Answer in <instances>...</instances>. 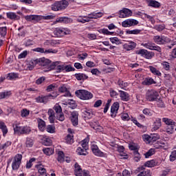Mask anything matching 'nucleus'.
Listing matches in <instances>:
<instances>
[{
    "mask_svg": "<svg viewBox=\"0 0 176 176\" xmlns=\"http://www.w3.org/2000/svg\"><path fill=\"white\" fill-rule=\"evenodd\" d=\"M52 69H55L57 74H60V72H63L64 71V65L60 64V62H53L52 63Z\"/></svg>",
    "mask_w": 176,
    "mask_h": 176,
    "instance_id": "20",
    "label": "nucleus"
},
{
    "mask_svg": "<svg viewBox=\"0 0 176 176\" xmlns=\"http://www.w3.org/2000/svg\"><path fill=\"white\" fill-rule=\"evenodd\" d=\"M36 101L40 104H47L49 101L48 96H40L36 98Z\"/></svg>",
    "mask_w": 176,
    "mask_h": 176,
    "instance_id": "23",
    "label": "nucleus"
},
{
    "mask_svg": "<svg viewBox=\"0 0 176 176\" xmlns=\"http://www.w3.org/2000/svg\"><path fill=\"white\" fill-rule=\"evenodd\" d=\"M43 152L45 155H47V156H50L54 153V151L52 148H45L43 149Z\"/></svg>",
    "mask_w": 176,
    "mask_h": 176,
    "instance_id": "44",
    "label": "nucleus"
},
{
    "mask_svg": "<svg viewBox=\"0 0 176 176\" xmlns=\"http://www.w3.org/2000/svg\"><path fill=\"white\" fill-rule=\"evenodd\" d=\"M38 65L42 67L45 72H49L53 69L52 61L45 57L38 58Z\"/></svg>",
    "mask_w": 176,
    "mask_h": 176,
    "instance_id": "1",
    "label": "nucleus"
},
{
    "mask_svg": "<svg viewBox=\"0 0 176 176\" xmlns=\"http://www.w3.org/2000/svg\"><path fill=\"white\" fill-rule=\"evenodd\" d=\"M74 174L76 176H90V172L87 170H82L80 165L77 162L74 164Z\"/></svg>",
    "mask_w": 176,
    "mask_h": 176,
    "instance_id": "7",
    "label": "nucleus"
},
{
    "mask_svg": "<svg viewBox=\"0 0 176 176\" xmlns=\"http://www.w3.org/2000/svg\"><path fill=\"white\" fill-rule=\"evenodd\" d=\"M144 85H146V86H149L151 85H153V83H156L155 82V80L152 78H147L144 80Z\"/></svg>",
    "mask_w": 176,
    "mask_h": 176,
    "instance_id": "45",
    "label": "nucleus"
},
{
    "mask_svg": "<svg viewBox=\"0 0 176 176\" xmlns=\"http://www.w3.org/2000/svg\"><path fill=\"white\" fill-rule=\"evenodd\" d=\"M118 85L120 88L124 89L125 87H127V86H129V83H127L124 81H122V80L118 81Z\"/></svg>",
    "mask_w": 176,
    "mask_h": 176,
    "instance_id": "64",
    "label": "nucleus"
},
{
    "mask_svg": "<svg viewBox=\"0 0 176 176\" xmlns=\"http://www.w3.org/2000/svg\"><path fill=\"white\" fill-rule=\"evenodd\" d=\"M161 65L163 67L165 71H170V68H171V66H170V63L168 62L164 61L161 63Z\"/></svg>",
    "mask_w": 176,
    "mask_h": 176,
    "instance_id": "53",
    "label": "nucleus"
},
{
    "mask_svg": "<svg viewBox=\"0 0 176 176\" xmlns=\"http://www.w3.org/2000/svg\"><path fill=\"white\" fill-rule=\"evenodd\" d=\"M69 21V19L67 17H58L56 18V20L54 21V24H57L58 23H63L67 24Z\"/></svg>",
    "mask_w": 176,
    "mask_h": 176,
    "instance_id": "33",
    "label": "nucleus"
},
{
    "mask_svg": "<svg viewBox=\"0 0 176 176\" xmlns=\"http://www.w3.org/2000/svg\"><path fill=\"white\" fill-rule=\"evenodd\" d=\"M24 19L26 21H33V23H35V15H26L24 16Z\"/></svg>",
    "mask_w": 176,
    "mask_h": 176,
    "instance_id": "58",
    "label": "nucleus"
},
{
    "mask_svg": "<svg viewBox=\"0 0 176 176\" xmlns=\"http://www.w3.org/2000/svg\"><path fill=\"white\" fill-rule=\"evenodd\" d=\"M148 69H150V72L153 75H155V76H162V72L159 69H157L156 67L153 66H149Z\"/></svg>",
    "mask_w": 176,
    "mask_h": 176,
    "instance_id": "30",
    "label": "nucleus"
},
{
    "mask_svg": "<svg viewBox=\"0 0 176 176\" xmlns=\"http://www.w3.org/2000/svg\"><path fill=\"white\" fill-rule=\"evenodd\" d=\"M148 6H151L152 8H160V3L155 0H151L148 1Z\"/></svg>",
    "mask_w": 176,
    "mask_h": 176,
    "instance_id": "43",
    "label": "nucleus"
},
{
    "mask_svg": "<svg viewBox=\"0 0 176 176\" xmlns=\"http://www.w3.org/2000/svg\"><path fill=\"white\" fill-rule=\"evenodd\" d=\"M87 150L88 149L83 147H78L76 152L78 155H80V156H86L89 153H87Z\"/></svg>",
    "mask_w": 176,
    "mask_h": 176,
    "instance_id": "32",
    "label": "nucleus"
},
{
    "mask_svg": "<svg viewBox=\"0 0 176 176\" xmlns=\"http://www.w3.org/2000/svg\"><path fill=\"white\" fill-rule=\"evenodd\" d=\"M14 134L18 135H28L31 133V127L29 126H20L19 124H14Z\"/></svg>",
    "mask_w": 176,
    "mask_h": 176,
    "instance_id": "2",
    "label": "nucleus"
},
{
    "mask_svg": "<svg viewBox=\"0 0 176 176\" xmlns=\"http://www.w3.org/2000/svg\"><path fill=\"white\" fill-rule=\"evenodd\" d=\"M155 30H156V31H158L159 32H162V31H163V30H166V25L162 24V25H156L154 27Z\"/></svg>",
    "mask_w": 176,
    "mask_h": 176,
    "instance_id": "54",
    "label": "nucleus"
},
{
    "mask_svg": "<svg viewBox=\"0 0 176 176\" xmlns=\"http://www.w3.org/2000/svg\"><path fill=\"white\" fill-rule=\"evenodd\" d=\"M7 19H10V20H13L14 21H16V20H19L20 16H19L16 13L9 12L6 13Z\"/></svg>",
    "mask_w": 176,
    "mask_h": 176,
    "instance_id": "28",
    "label": "nucleus"
},
{
    "mask_svg": "<svg viewBox=\"0 0 176 176\" xmlns=\"http://www.w3.org/2000/svg\"><path fill=\"white\" fill-rule=\"evenodd\" d=\"M53 109L56 112V119L58 120H60V122H64L65 120V117L64 116V113H63V109L61 108V106L58 104H56L54 106Z\"/></svg>",
    "mask_w": 176,
    "mask_h": 176,
    "instance_id": "8",
    "label": "nucleus"
},
{
    "mask_svg": "<svg viewBox=\"0 0 176 176\" xmlns=\"http://www.w3.org/2000/svg\"><path fill=\"white\" fill-rule=\"evenodd\" d=\"M88 19L89 21H91L93 19H101L104 16V12H93L91 14H89Z\"/></svg>",
    "mask_w": 176,
    "mask_h": 176,
    "instance_id": "17",
    "label": "nucleus"
},
{
    "mask_svg": "<svg viewBox=\"0 0 176 176\" xmlns=\"http://www.w3.org/2000/svg\"><path fill=\"white\" fill-rule=\"evenodd\" d=\"M65 141L67 144H74V135L73 134H69L67 135Z\"/></svg>",
    "mask_w": 176,
    "mask_h": 176,
    "instance_id": "51",
    "label": "nucleus"
},
{
    "mask_svg": "<svg viewBox=\"0 0 176 176\" xmlns=\"http://www.w3.org/2000/svg\"><path fill=\"white\" fill-rule=\"evenodd\" d=\"M75 77L77 80H85V79H87V78H89L86 74L80 73L76 74Z\"/></svg>",
    "mask_w": 176,
    "mask_h": 176,
    "instance_id": "39",
    "label": "nucleus"
},
{
    "mask_svg": "<svg viewBox=\"0 0 176 176\" xmlns=\"http://www.w3.org/2000/svg\"><path fill=\"white\" fill-rule=\"evenodd\" d=\"M6 79H8V80H16V79H19V74L9 73L7 74Z\"/></svg>",
    "mask_w": 176,
    "mask_h": 176,
    "instance_id": "31",
    "label": "nucleus"
},
{
    "mask_svg": "<svg viewBox=\"0 0 176 176\" xmlns=\"http://www.w3.org/2000/svg\"><path fill=\"white\" fill-rule=\"evenodd\" d=\"M78 23H82V24H85V23H89L90 21L89 19V16H79L77 19Z\"/></svg>",
    "mask_w": 176,
    "mask_h": 176,
    "instance_id": "37",
    "label": "nucleus"
},
{
    "mask_svg": "<svg viewBox=\"0 0 176 176\" xmlns=\"http://www.w3.org/2000/svg\"><path fill=\"white\" fill-rule=\"evenodd\" d=\"M142 138L145 142L147 144H151V142H156L157 140H159L160 138V136L157 135V133L151 134V135H144L142 136Z\"/></svg>",
    "mask_w": 176,
    "mask_h": 176,
    "instance_id": "14",
    "label": "nucleus"
},
{
    "mask_svg": "<svg viewBox=\"0 0 176 176\" xmlns=\"http://www.w3.org/2000/svg\"><path fill=\"white\" fill-rule=\"evenodd\" d=\"M75 94L80 100H91L93 98V94L85 89H79L76 91Z\"/></svg>",
    "mask_w": 176,
    "mask_h": 176,
    "instance_id": "4",
    "label": "nucleus"
},
{
    "mask_svg": "<svg viewBox=\"0 0 176 176\" xmlns=\"http://www.w3.org/2000/svg\"><path fill=\"white\" fill-rule=\"evenodd\" d=\"M126 34L129 35H138V34H141V30H126Z\"/></svg>",
    "mask_w": 176,
    "mask_h": 176,
    "instance_id": "48",
    "label": "nucleus"
},
{
    "mask_svg": "<svg viewBox=\"0 0 176 176\" xmlns=\"http://www.w3.org/2000/svg\"><path fill=\"white\" fill-rule=\"evenodd\" d=\"M36 168H37L40 175H46V169L42 166V164L36 165Z\"/></svg>",
    "mask_w": 176,
    "mask_h": 176,
    "instance_id": "34",
    "label": "nucleus"
},
{
    "mask_svg": "<svg viewBox=\"0 0 176 176\" xmlns=\"http://www.w3.org/2000/svg\"><path fill=\"white\" fill-rule=\"evenodd\" d=\"M160 127H162V119L155 118L153 124V131H156V130H159Z\"/></svg>",
    "mask_w": 176,
    "mask_h": 176,
    "instance_id": "24",
    "label": "nucleus"
},
{
    "mask_svg": "<svg viewBox=\"0 0 176 176\" xmlns=\"http://www.w3.org/2000/svg\"><path fill=\"white\" fill-rule=\"evenodd\" d=\"M157 97H159V93L153 89L148 90L146 94V99L147 101H156V100H157Z\"/></svg>",
    "mask_w": 176,
    "mask_h": 176,
    "instance_id": "11",
    "label": "nucleus"
},
{
    "mask_svg": "<svg viewBox=\"0 0 176 176\" xmlns=\"http://www.w3.org/2000/svg\"><path fill=\"white\" fill-rule=\"evenodd\" d=\"M38 65V58H32L26 64V71H32Z\"/></svg>",
    "mask_w": 176,
    "mask_h": 176,
    "instance_id": "16",
    "label": "nucleus"
},
{
    "mask_svg": "<svg viewBox=\"0 0 176 176\" xmlns=\"http://www.w3.org/2000/svg\"><path fill=\"white\" fill-rule=\"evenodd\" d=\"M43 144L45 145V146H50L52 144V140L49 138H44L43 140Z\"/></svg>",
    "mask_w": 176,
    "mask_h": 176,
    "instance_id": "57",
    "label": "nucleus"
},
{
    "mask_svg": "<svg viewBox=\"0 0 176 176\" xmlns=\"http://www.w3.org/2000/svg\"><path fill=\"white\" fill-rule=\"evenodd\" d=\"M43 45L44 46H56V45H58V43L56 40H46Z\"/></svg>",
    "mask_w": 176,
    "mask_h": 176,
    "instance_id": "35",
    "label": "nucleus"
},
{
    "mask_svg": "<svg viewBox=\"0 0 176 176\" xmlns=\"http://www.w3.org/2000/svg\"><path fill=\"white\" fill-rule=\"evenodd\" d=\"M64 71H65V72H71L72 71H75V69L70 65H64Z\"/></svg>",
    "mask_w": 176,
    "mask_h": 176,
    "instance_id": "63",
    "label": "nucleus"
},
{
    "mask_svg": "<svg viewBox=\"0 0 176 176\" xmlns=\"http://www.w3.org/2000/svg\"><path fill=\"white\" fill-rule=\"evenodd\" d=\"M120 91V97L122 101H129L130 100V95L129 93L124 91Z\"/></svg>",
    "mask_w": 176,
    "mask_h": 176,
    "instance_id": "29",
    "label": "nucleus"
},
{
    "mask_svg": "<svg viewBox=\"0 0 176 176\" xmlns=\"http://www.w3.org/2000/svg\"><path fill=\"white\" fill-rule=\"evenodd\" d=\"M37 123L40 131H45V129H46V122L41 118H37Z\"/></svg>",
    "mask_w": 176,
    "mask_h": 176,
    "instance_id": "25",
    "label": "nucleus"
},
{
    "mask_svg": "<svg viewBox=\"0 0 176 176\" xmlns=\"http://www.w3.org/2000/svg\"><path fill=\"white\" fill-rule=\"evenodd\" d=\"M148 50L145 49H141L136 51V54H139L142 57H144Z\"/></svg>",
    "mask_w": 176,
    "mask_h": 176,
    "instance_id": "55",
    "label": "nucleus"
},
{
    "mask_svg": "<svg viewBox=\"0 0 176 176\" xmlns=\"http://www.w3.org/2000/svg\"><path fill=\"white\" fill-rule=\"evenodd\" d=\"M83 113H84V118L85 119H91L93 118V116L94 115L93 113V110L90 109H85L83 111Z\"/></svg>",
    "mask_w": 176,
    "mask_h": 176,
    "instance_id": "26",
    "label": "nucleus"
},
{
    "mask_svg": "<svg viewBox=\"0 0 176 176\" xmlns=\"http://www.w3.org/2000/svg\"><path fill=\"white\" fill-rule=\"evenodd\" d=\"M170 162H175L176 160V150H174L171 152L169 157Z\"/></svg>",
    "mask_w": 176,
    "mask_h": 176,
    "instance_id": "60",
    "label": "nucleus"
},
{
    "mask_svg": "<svg viewBox=\"0 0 176 176\" xmlns=\"http://www.w3.org/2000/svg\"><path fill=\"white\" fill-rule=\"evenodd\" d=\"M162 122H164L165 124H167V126H175V122L170 118H163Z\"/></svg>",
    "mask_w": 176,
    "mask_h": 176,
    "instance_id": "36",
    "label": "nucleus"
},
{
    "mask_svg": "<svg viewBox=\"0 0 176 176\" xmlns=\"http://www.w3.org/2000/svg\"><path fill=\"white\" fill-rule=\"evenodd\" d=\"M153 41L157 45H166L168 42V38L163 35L154 36Z\"/></svg>",
    "mask_w": 176,
    "mask_h": 176,
    "instance_id": "12",
    "label": "nucleus"
},
{
    "mask_svg": "<svg viewBox=\"0 0 176 176\" xmlns=\"http://www.w3.org/2000/svg\"><path fill=\"white\" fill-rule=\"evenodd\" d=\"M23 159V155L21 154H16L12 163V170H19L20 165L21 164V160Z\"/></svg>",
    "mask_w": 176,
    "mask_h": 176,
    "instance_id": "10",
    "label": "nucleus"
},
{
    "mask_svg": "<svg viewBox=\"0 0 176 176\" xmlns=\"http://www.w3.org/2000/svg\"><path fill=\"white\" fill-rule=\"evenodd\" d=\"M141 45L146 49H148L149 50H155V52H158V53H162V48L160 46L156 45L155 43L148 42L146 43H142Z\"/></svg>",
    "mask_w": 176,
    "mask_h": 176,
    "instance_id": "13",
    "label": "nucleus"
},
{
    "mask_svg": "<svg viewBox=\"0 0 176 176\" xmlns=\"http://www.w3.org/2000/svg\"><path fill=\"white\" fill-rule=\"evenodd\" d=\"M45 130L47 133L54 134V133H56V126H54V125H47Z\"/></svg>",
    "mask_w": 176,
    "mask_h": 176,
    "instance_id": "41",
    "label": "nucleus"
},
{
    "mask_svg": "<svg viewBox=\"0 0 176 176\" xmlns=\"http://www.w3.org/2000/svg\"><path fill=\"white\" fill-rule=\"evenodd\" d=\"M91 149L94 155H95V156H98V157H107V153L100 150L96 142H91Z\"/></svg>",
    "mask_w": 176,
    "mask_h": 176,
    "instance_id": "6",
    "label": "nucleus"
},
{
    "mask_svg": "<svg viewBox=\"0 0 176 176\" xmlns=\"http://www.w3.org/2000/svg\"><path fill=\"white\" fill-rule=\"evenodd\" d=\"M137 47V43L133 41H129L123 45V49L127 50V52H130V50H133Z\"/></svg>",
    "mask_w": 176,
    "mask_h": 176,
    "instance_id": "21",
    "label": "nucleus"
},
{
    "mask_svg": "<svg viewBox=\"0 0 176 176\" xmlns=\"http://www.w3.org/2000/svg\"><path fill=\"white\" fill-rule=\"evenodd\" d=\"M109 39H110V42H111V43L113 44L120 45V43H122L120 42V40H119L118 37H111Z\"/></svg>",
    "mask_w": 176,
    "mask_h": 176,
    "instance_id": "56",
    "label": "nucleus"
},
{
    "mask_svg": "<svg viewBox=\"0 0 176 176\" xmlns=\"http://www.w3.org/2000/svg\"><path fill=\"white\" fill-rule=\"evenodd\" d=\"M89 141H90V139L89 138V137L84 139L81 142L82 148H85V149H89Z\"/></svg>",
    "mask_w": 176,
    "mask_h": 176,
    "instance_id": "40",
    "label": "nucleus"
},
{
    "mask_svg": "<svg viewBox=\"0 0 176 176\" xmlns=\"http://www.w3.org/2000/svg\"><path fill=\"white\" fill-rule=\"evenodd\" d=\"M57 155H58V158H57L58 162H59L60 163H63V162H64V157H65L64 152L58 151Z\"/></svg>",
    "mask_w": 176,
    "mask_h": 176,
    "instance_id": "47",
    "label": "nucleus"
},
{
    "mask_svg": "<svg viewBox=\"0 0 176 176\" xmlns=\"http://www.w3.org/2000/svg\"><path fill=\"white\" fill-rule=\"evenodd\" d=\"M120 19H126V17H131L133 16V11L129 8H122L118 12Z\"/></svg>",
    "mask_w": 176,
    "mask_h": 176,
    "instance_id": "15",
    "label": "nucleus"
},
{
    "mask_svg": "<svg viewBox=\"0 0 176 176\" xmlns=\"http://www.w3.org/2000/svg\"><path fill=\"white\" fill-rule=\"evenodd\" d=\"M69 3L67 0H62L55 2L52 5V10L54 12H58V10H64L68 8Z\"/></svg>",
    "mask_w": 176,
    "mask_h": 176,
    "instance_id": "3",
    "label": "nucleus"
},
{
    "mask_svg": "<svg viewBox=\"0 0 176 176\" xmlns=\"http://www.w3.org/2000/svg\"><path fill=\"white\" fill-rule=\"evenodd\" d=\"M59 93L64 94L65 97H71V92L66 85H60L58 88Z\"/></svg>",
    "mask_w": 176,
    "mask_h": 176,
    "instance_id": "18",
    "label": "nucleus"
},
{
    "mask_svg": "<svg viewBox=\"0 0 176 176\" xmlns=\"http://www.w3.org/2000/svg\"><path fill=\"white\" fill-rule=\"evenodd\" d=\"M53 33L55 38H63L65 35H69L71 34V30L67 28H56L54 29Z\"/></svg>",
    "mask_w": 176,
    "mask_h": 176,
    "instance_id": "5",
    "label": "nucleus"
},
{
    "mask_svg": "<svg viewBox=\"0 0 176 176\" xmlns=\"http://www.w3.org/2000/svg\"><path fill=\"white\" fill-rule=\"evenodd\" d=\"M12 96V92L10 91L1 92L0 93V100L3 98H8V97H10Z\"/></svg>",
    "mask_w": 176,
    "mask_h": 176,
    "instance_id": "42",
    "label": "nucleus"
},
{
    "mask_svg": "<svg viewBox=\"0 0 176 176\" xmlns=\"http://www.w3.org/2000/svg\"><path fill=\"white\" fill-rule=\"evenodd\" d=\"M140 22L134 19H128L122 22V27L124 28H130V27H134L138 25Z\"/></svg>",
    "mask_w": 176,
    "mask_h": 176,
    "instance_id": "9",
    "label": "nucleus"
},
{
    "mask_svg": "<svg viewBox=\"0 0 176 176\" xmlns=\"http://www.w3.org/2000/svg\"><path fill=\"white\" fill-rule=\"evenodd\" d=\"M145 167H155L156 166H159V162L156 160H151L150 161H147L144 163Z\"/></svg>",
    "mask_w": 176,
    "mask_h": 176,
    "instance_id": "27",
    "label": "nucleus"
},
{
    "mask_svg": "<svg viewBox=\"0 0 176 176\" xmlns=\"http://www.w3.org/2000/svg\"><path fill=\"white\" fill-rule=\"evenodd\" d=\"M79 113L76 111H73L71 114V121L73 126H78V123L79 122Z\"/></svg>",
    "mask_w": 176,
    "mask_h": 176,
    "instance_id": "22",
    "label": "nucleus"
},
{
    "mask_svg": "<svg viewBox=\"0 0 176 176\" xmlns=\"http://www.w3.org/2000/svg\"><path fill=\"white\" fill-rule=\"evenodd\" d=\"M57 53H58V50H54L52 48H50L48 50H45V52L44 54H57Z\"/></svg>",
    "mask_w": 176,
    "mask_h": 176,
    "instance_id": "50",
    "label": "nucleus"
},
{
    "mask_svg": "<svg viewBox=\"0 0 176 176\" xmlns=\"http://www.w3.org/2000/svg\"><path fill=\"white\" fill-rule=\"evenodd\" d=\"M0 129H1L3 137H6V134H8V126H6L4 122H0Z\"/></svg>",
    "mask_w": 176,
    "mask_h": 176,
    "instance_id": "38",
    "label": "nucleus"
},
{
    "mask_svg": "<svg viewBox=\"0 0 176 176\" xmlns=\"http://www.w3.org/2000/svg\"><path fill=\"white\" fill-rule=\"evenodd\" d=\"M154 56H155V53L147 51V52H146V55H144V58H147V60H151L152 57H153Z\"/></svg>",
    "mask_w": 176,
    "mask_h": 176,
    "instance_id": "59",
    "label": "nucleus"
},
{
    "mask_svg": "<svg viewBox=\"0 0 176 176\" xmlns=\"http://www.w3.org/2000/svg\"><path fill=\"white\" fill-rule=\"evenodd\" d=\"M99 32L100 34H103V35H112V32H109V30H108V29H101L100 30Z\"/></svg>",
    "mask_w": 176,
    "mask_h": 176,
    "instance_id": "62",
    "label": "nucleus"
},
{
    "mask_svg": "<svg viewBox=\"0 0 176 176\" xmlns=\"http://www.w3.org/2000/svg\"><path fill=\"white\" fill-rule=\"evenodd\" d=\"M6 34H8V28L6 26L0 27L1 36H6Z\"/></svg>",
    "mask_w": 176,
    "mask_h": 176,
    "instance_id": "52",
    "label": "nucleus"
},
{
    "mask_svg": "<svg viewBox=\"0 0 176 176\" xmlns=\"http://www.w3.org/2000/svg\"><path fill=\"white\" fill-rule=\"evenodd\" d=\"M118 111H119V102H114L111 107V118H116L118 115Z\"/></svg>",
    "mask_w": 176,
    "mask_h": 176,
    "instance_id": "19",
    "label": "nucleus"
},
{
    "mask_svg": "<svg viewBox=\"0 0 176 176\" xmlns=\"http://www.w3.org/2000/svg\"><path fill=\"white\" fill-rule=\"evenodd\" d=\"M152 173H151V170H143L138 175V176H151Z\"/></svg>",
    "mask_w": 176,
    "mask_h": 176,
    "instance_id": "61",
    "label": "nucleus"
},
{
    "mask_svg": "<svg viewBox=\"0 0 176 176\" xmlns=\"http://www.w3.org/2000/svg\"><path fill=\"white\" fill-rule=\"evenodd\" d=\"M155 148H151L144 154V156L146 159H148V157H151V156L155 155Z\"/></svg>",
    "mask_w": 176,
    "mask_h": 176,
    "instance_id": "49",
    "label": "nucleus"
},
{
    "mask_svg": "<svg viewBox=\"0 0 176 176\" xmlns=\"http://www.w3.org/2000/svg\"><path fill=\"white\" fill-rule=\"evenodd\" d=\"M25 145L27 148H32V146H34V140L27 138Z\"/></svg>",
    "mask_w": 176,
    "mask_h": 176,
    "instance_id": "46",
    "label": "nucleus"
}]
</instances>
